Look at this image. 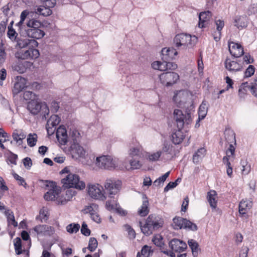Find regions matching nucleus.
<instances>
[{
	"mask_svg": "<svg viewBox=\"0 0 257 257\" xmlns=\"http://www.w3.org/2000/svg\"><path fill=\"white\" fill-rule=\"evenodd\" d=\"M147 219L148 223L151 224L153 230L161 227L163 224V220L159 216L151 214L148 216Z\"/></svg>",
	"mask_w": 257,
	"mask_h": 257,
	"instance_id": "aec40b11",
	"label": "nucleus"
},
{
	"mask_svg": "<svg viewBox=\"0 0 257 257\" xmlns=\"http://www.w3.org/2000/svg\"><path fill=\"white\" fill-rule=\"evenodd\" d=\"M61 182L64 188H74L78 190H83L85 187V183L80 180L79 176L77 174H68Z\"/></svg>",
	"mask_w": 257,
	"mask_h": 257,
	"instance_id": "20e7f679",
	"label": "nucleus"
},
{
	"mask_svg": "<svg viewBox=\"0 0 257 257\" xmlns=\"http://www.w3.org/2000/svg\"><path fill=\"white\" fill-rule=\"evenodd\" d=\"M130 155L133 158H142L143 156L140 149L135 148L130 150Z\"/></svg>",
	"mask_w": 257,
	"mask_h": 257,
	"instance_id": "6e6d98bb",
	"label": "nucleus"
},
{
	"mask_svg": "<svg viewBox=\"0 0 257 257\" xmlns=\"http://www.w3.org/2000/svg\"><path fill=\"white\" fill-rule=\"evenodd\" d=\"M148 223V219H146V222L144 225H142V222L141 221H139V226L142 232L147 236L151 234L153 231L152 226Z\"/></svg>",
	"mask_w": 257,
	"mask_h": 257,
	"instance_id": "cd10ccee",
	"label": "nucleus"
},
{
	"mask_svg": "<svg viewBox=\"0 0 257 257\" xmlns=\"http://www.w3.org/2000/svg\"><path fill=\"white\" fill-rule=\"evenodd\" d=\"M61 119L57 115H52L50 118L47 121V125H51L53 127H56L60 122Z\"/></svg>",
	"mask_w": 257,
	"mask_h": 257,
	"instance_id": "79ce46f5",
	"label": "nucleus"
},
{
	"mask_svg": "<svg viewBox=\"0 0 257 257\" xmlns=\"http://www.w3.org/2000/svg\"><path fill=\"white\" fill-rule=\"evenodd\" d=\"M28 49L25 51L22 50L19 53V58L21 59H27L29 58L36 59L40 55L39 51L35 49L36 47H28Z\"/></svg>",
	"mask_w": 257,
	"mask_h": 257,
	"instance_id": "9d476101",
	"label": "nucleus"
},
{
	"mask_svg": "<svg viewBox=\"0 0 257 257\" xmlns=\"http://www.w3.org/2000/svg\"><path fill=\"white\" fill-rule=\"evenodd\" d=\"M174 119L179 129H182L185 125H188L192 121L190 113L184 114L181 110L176 109L174 111Z\"/></svg>",
	"mask_w": 257,
	"mask_h": 257,
	"instance_id": "0eeeda50",
	"label": "nucleus"
},
{
	"mask_svg": "<svg viewBox=\"0 0 257 257\" xmlns=\"http://www.w3.org/2000/svg\"><path fill=\"white\" fill-rule=\"evenodd\" d=\"M248 90H250L252 94V95L254 96H256V92H257V84L256 83H251V84H249L248 83Z\"/></svg>",
	"mask_w": 257,
	"mask_h": 257,
	"instance_id": "774afa93",
	"label": "nucleus"
},
{
	"mask_svg": "<svg viewBox=\"0 0 257 257\" xmlns=\"http://www.w3.org/2000/svg\"><path fill=\"white\" fill-rule=\"evenodd\" d=\"M141 158H133L130 160L131 168L133 169H139L142 165L141 162Z\"/></svg>",
	"mask_w": 257,
	"mask_h": 257,
	"instance_id": "49530a36",
	"label": "nucleus"
},
{
	"mask_svg": "<svg viewBox=\"0 0 257 257\" xmlns=\"http://www.w3.org/2000/svg\"><path fill=\"white\" fill-rule=\"evenodd\" d=\"M56 138L59 143L62 145H65L68 142V137L65 128L59 126L56 132Z\"/></svg>",
	"mask_w": 257,
	"mask_h": 257,
	"instance_id": "6ab92c4d",
	"label": "nucleus"
},
{
	"mask_svg": "<svg viewBox=\"0 0 257 257\" xmlns=\"http://www.w3.org/2000/svg\"><path fill=\"white\" fill-rule=\"evenodd\" d=\"M197 41V38L186 33H181L175 36L174 43L176 47H192Z\"/></svg>",
	"mask_w": 257,
	"mask_h": 257,
	"instance_id": "7ed1b4c3",
	"label": "nucleus"
},
{
	"mask_svg": "<svg viewBox=\"0 0 257 257\" xmlns=\"http://www.w3.org/2000/svg\"><path fill=\"white\" fill-rule=\"evenodd\" d=\"M103 191V187L99 184L88 186V194L94 199H106V197L105 196Z\"/></svg>",
	"mask_w": 257,
	"mask_h": 257,
	"instance_id": "1a4fd4ad",
	"label": "nucleus"
},
{
	"mask_svg": "<svg viewBox=\"0 0 257 257\" xmlns=\"http://www.w3.org/2000/svg\"><path fill=\"white\" fill-rule=\"evenodd\" d=\"M177 55V52L173 48H164L162 50V59L167 62L174 59Z\"/></svg>",
	"mask_w": 257,
	"mask_h": 257,
	"instance_id": "a211bd4d",
	"label": "nucleus"
},
{
	"mask_svg": "<svg viewBox=\"0 0 257 257\" xmlns=\"http://www.w3.org/2000/svg\"><path fill=\"white\" fill-rule=\"evenodd\" d=\"M188 95L187 93L185 91H180L176 95L173 97V100L176 103H178L180 107L186 102V96Z\"/></svg>",
	"mask_w": 257,
	"mask_h": 257,
	"instance_id": "393cba45",
	"label": "nucleus"
},
{
	"mask_svg": "<svg viewBox=\"0 0 257 257\" xmlns=\"http://www.w3.org/2000/svg\"><path fill=\"white\" fill-rule=\"evenodd\" d=\"M183 228L187 229L192 231H196L197 230V226L196 224L186 219Z\"/></svg>",
	"mask_w": 257,
	"mask_h": 257,
	"instance_id": "4d7b16f0",
	"label": "nucleus"
},
{
	"mask_svg": "<svg viewBox=\"0 0 257 257\" xmlns=\"http://www.w3.org/2000/svg\"><path fill=\"white\" fill-rule=\"evenodd\" d=\"M98 245V242L96 239L94 237H90L89 240L88 248L92 252L95 250Z\"/></svg>",
	"mask_w": 257,
	"mask_h": 257,
	"instance_id": "5fc2aeb1",
	"label": "nucleus"
},
{
	"mask_svg": "<svg viewBox=\"0 0 257 257\" xmlns=\"http://www.w3.org/2000/svg\"><path fill=\"white\" fill-rule=\"evenodd\" d=\"M216 195V192L215 191H211L208 192L207 200L210 205L213 208H215L217 205V202L215 197Z\"/></svg>",
	"mask_w": 257,
	"mask_h": 257,
	"instance_id": "72a5a7b5",
	"label": "nucleus"
},
{
	"mask_svg": "<svg viewBox=\"0 0 257 257\" xmlns=\"http://www.w3.org/2000/svg\"><path fill=\"white\" fill-rule=\"evenodd\" d=\"M163 153H165L167 155H170L171 156L174 153L173 146L171 144L164 143L162 148V151H161Z\"/></svg>",
	"mask_w": 257,
	"mask_h": 257,
	"instance_id": "c03bdc74",
	"label": "nucleus"
},
{
	"mask_svg": "<svg viewBox=\"0 0 257 257\" xmlns=\"http://www.w3.org/2000/svg\"><path fill=\"white\" fill-rule=\"evenodd\" d=\"M81 232L82 234L86 236L90 235V230L88 228L87 225L84 222L82 224Z\"/></svg>",
	"mask_w": 257,
	"mask_h": 257,
	"instance_id": "0e129e2a",
	"label": "nucleus"
},
{
	"mask_svg": "<svg viewBox=\"0 0 257 257\" xmlns=\"http://www.w3.org/2000/svg\"><path fill=\"white\" fill-rule=\"evenodd\" d=\"M254 73V67L253 66L250 65L245 72V76L249 77L252 76Z\"/></svg>",
	"mask_w": 257,
	"mask_h": 257,
	"instance_id": "338daca9",
	"label": "nucleus"
},
{
	"mask_svg": "<svg viewBox=\"0 0 257 257\" xmlns=\"http://www.w3.org/2000/svg\"><path fill=\"white\" fill-rule=\"evenodd\" d=\"M211 17V13L209 11L203 12L200 13L199 16L198 26L200 28H204L208 24Z\"/></svg>",
	"mask_w": 257,
	"mask_h": 257,
	"instance_id": "4be33fe9",
	"label": "nucleus"
},
{
	"mask_svg": "<svg viewBox=\"0 0 257 257\" xmlns=\"http://www.w3.org/2000/svg\"><path fill=\"white\" fill-rule=\"evenodd\" d=\"M28 64L29 63L27 61L24 63H18L14 66V69L19 73H23L26 71Z\"/></svg>",
	"mask_w": 257,
	"mask_h": 257,
	"instance_id": "58836bf2",
	"label": "nucleus"
},
{
	"mask_svg": "<svg viewBox=\"0 0 257 257\" xmlns=\"http://www.w3.org/2000/svg\"><path fill=\"white\" fill-rule=\"evenodd\" d=\"M169 246L172 250L178 252H183L187 247L185 242L177 238L171 239L169 242Z\"/></svg>",
	"mask_w": 257,
	"mask_h": 257,
	"instance_id": "9b49d317",
	"label": "nucleus"
},
{
	"mask_svg": "<svg viewBox=\"0 0 257 257\" xmlns=\"http://www.w3.org/2000/svg\"><path fill=\"white\" fill-rule=\"evenodd\" d=\"M179 78V75L174 72H166L160 75V79L161 83L167 86H171L175 83Z\"/></svg>",
	"mask_w": 257,
	"mask_h": 257,
	"instance_id": "6e6552de",
	"label": "nucleus"
},
{
	"mask_svg": "<svg viewBox=\"0 0 257 257\" xmlns=\"http://www.w3.org/2000/svg\"><path fill=\"white\" fill-rule=\"evenodd\" d=\"M106 208L109 211L115 210L116 212L121 216H125L127 214L126 211L121 208L119 204L117 203L116 200H107L105 204Z\"/></svg>",
	"mask_w": 257,
	"mask_h": 257,
	"instance_id": "2eb2a0df",
	"label": "nucleus"
},
{
	"mask_svg": "<svg viewBox=\"0 0 257 257\" xmlns=\"http://www.w3.org/2000/svg\"><path fill=\"white\" fill-rule=\"evenodd\" d=\"M5 214L7 216L9 225H13L15 227L18 226V223L15 219L13 212L11 211L10 210H8L5 211Z\"/></svg>",
	"mask_w": 257,
	"mask_h": 257,
	"instance_id": "c9c22d12",
	"label": "nucleus"
},
{
	"mask_svg": "<svg viewBox=\"0 0 257 257\" xmlns=\"http://www.w3.org/2000/svg\"><path fill=\"white\" fill-rule=\"evenodd\" d=\"M28 15V12L27 11H23L20 16V21L16 25L18 27L19 29L18 30V32H20L21 30V27L23 26H26V24H24V21L27 19H29V18H27V17Z\"/></svg>",
	"mask_w": 257,
	"mask_h": 257,
	"instance_id": "ea45409f",
	"label": "nucleus"
},
{
	"mask_svg": "<svg viewBox=\"0 0 257 257\" xmlns=\"http://www.w3.org/2000/svg\"><path fill=\"white\" fill-rule=\"evenodd\" d=\"M26 136L22 130H15L12 134L14 141L16 142L19 146L22 145L23 140L26 138Z\"/></svg>",
	"mask_w": 257,
	"mask_h": 257,
	"instance_id": "b1692460",
	"label": "nucleus"
},
{
	"mask_svg": "<svg viewBox=\"0 0 257 257\" xmlns=\"http://www.w3.org/2000/svg\"><path fill=\"white\" fill-rule=\"evenodd\" d=\"M37 219H40V221L46 222L48 219V212L45 208H42L40 210L39 216L36 217Z\"/></svg>",
	"mask_w": 257,
	"mask_h": 257,
	"instance_id": "09e8293b",
	"label": "nucleus"
},
{
	"mask_svg": "<svg viewBox=\"0 0 257 257\" xmlns=\"http://www.w3.org/2000/svg\"><path fill=\"white\" fill-rule=\"evenodd\" d=\"M80 228V225L78 223H71L66 226L67 231L70 233H76Z\"/></svg>",
	"mask_w": 257,
	"mask_h": 257,
	"instance_id": "3c124183",
	"label": "nucleus"
},
{
	"mask_svg": "<svg viewBox=\"0 0 257 257\" xmlns=\"http://www.w3.org/2000/svg\"><path fill=\"white\" fill-rule=\"evenodd\" d=\"M224 65L226 69L230 71H238L242 68L241 64L238 62L231 61L229 58L226 59Z\"/></svg>",
	"mask_w": 257,
	"mask_h": 257,
	"instance_id": "412c9836",
	"label": "nucleus"
},
{
	"mask_svg": "<svg viewBox=\"0 0 257 257\" xmlns=\"http://www.w3.org/2000/svg\"><path fill=\"white\" fill-rule=\"evenodd\" d=\"M163 240V238L161 235L157 234L152 239V241L156 246L162 248L164 245Z\"/></svg>",
	"mask_w": 257,
	"mask_h": 257,
	"instance_id": "8fccbe9b",
	"label": "nucleus"
},
{
	"mask_svg": "<svg viewBox=\"0 0 257 257\" xmlns=\"http://www.w3.org/2000/svg\"><path fill=\"white\" fill-rule=\"evenodd\" d=\"M27 109L33 114L40 113L43 118L46 119L49 113L48 106L45 102H40L35 100H32L27 105Z\"/></svg>",
	"mask_w": 257,
	"mask_h": 257,
	"instance_id": "39448f33",
	"label": "nucleus"
},
{
	"mask_svg": "<svg viewBox=\"0 0 257 257\" xmlns=\"http://www.w3.org/2000/svg\"><path fill=\"white\" fill-rule=\"evenodd\" d=\"M143 201L141 208L138 210V213L141 216L144 217L147 216L149 212V202L146 195L143 197Z\"/></svg>",
	"mask_w": 257,
	"mask_h": 257,
	"instance_id": "5701e85b",
	"label": "nucleus"
},
{
	"mask_svg": "<svg viewBox=\"0 0 257 257\" xmlns=\"http://www.w3.org/2000/svg\"><path fill=\"white\" fill-rule=\"evenodd\" d=\"M15 41L17 42V46L20 48H24L27 47H37L38 43L34 39H23L18 37Z\"/></svg>",
	"mask_w": 257,
	"mask_h": 257,
	"instance_id": "f3484780",
	"label": "nucleus"
},
{
	"mask_svg": "<svg viewBox=\"0 0 257 257\" xmlns=\"http://www.w3.org/2000/svg\"><path fill=\"white\" fill-rule=\"evenodd\" d=\"M185 136L181 129H179L174 132L172 135V140L174 144L177 145L181 143L184 139Z\"/></svg>",
	"mask_w": 257,
	"mask_h": 257,
	"instance_id": "a878e982",
	"label": "nucleus"
},
{
	"mask_svg": "<svg viewBox=\"0 0 257 257\" xmlns=\"http://www.w3.org/2000/svg\"><path fill=\"white\" fill-rule=\"evenodd\" d=\"M68 138L73 141V144L78 143L80 141V134L79 132L75 129L70 130L69 137Z\"/></svg>",
	"mask_w": 257,
	"mask_h": 257,
	"instance_id": "e433bc0d",
	"label": "nucleus"
},
{
	"mask_svg": "<svg viewBox=\"0 0 257 257\" xmlns=\"http://www.w3.org/2000/svg\"><path fill=\"white\" fill-rule=\"evenodd\" d=\"M153 252V250L151 249V247L145 245L142 248L141 254L143 257H149Z\"/></svg>",
	"mask_w": 257,
	"mask_h": 257,
	"instance_id": "bf43d9fd",
	"label": "nucleus"
},
{
	"mask_svg": "<svg viewBox=\"0 0 257 257\" xmlns=\"http://www.w3.org/2000/svg\"><path fill=\"white\" fill-rule=\"evenodd\" d=\"M234 23V26L239 29H241L247 26L246 19L245 17H236Z\"/></svg>",
	"mask_w": 257,
	"mask_h": 257,
	"instance_id": "c85d7f7f",
	"label": "nucleus"
},
{
	"mask_svg": "<svg viewBox=\"0 0 257 257\" xmlns=\"http://www.w3.org/2000/svg\"><path fill=\"white\" fill-rule=\"evenodd\" d=\"M186 218L181 217H175L174 218L173 225L175 229H179L184 227V222H185Z\"/></svg>",
	"mask_w": 257,
	"mask_h": 257,
	"instance_id": "c756f323",
	"label": "nucleus"
},
{
	"mask_svg": "<svg viewBox=\"0 0 257 257\" xmlns=\"http://www.w3.org/2000/svg\"><path fill=\"white\" fill-rule=\"evenodd\" d=\"M83 159H85V162H84V164L88 165L91 166L94 163H95V156L94 155H87L85 156L84 158Z\"/></svg>",
	"mask_w": 257,
	"mask_h": 257,
	"instance_id": "680f3d73",
	"label": "nucleus"
},
{
	"mask_svg": "<svg viewBox=\"0 0 257 257\" xmlns=\"http://www.w3.org/2000/svg\"><path fill=\"white\" fill-rule=\"evenodd\" d=\"M248 83H242L238 90V95L240 98H244L246 92L248 91Z\"/></svg>",
	"mask_w": 257,
	"mask_h": 257,
	"instance_id": "de8ad7c7",
	"label": "nucleus"
},
{
	"mask_svg": "<svg viewBox=\"0 0 257 257\" xmlns=\"http://www.w3.org/2000/svg\"><path fill=\"white\" fill-rule=\"evenodd\" d=\"M170 173V171L167 172L164 175L162 176L161 177H160L158 179H157L154 182V185L156 186H160L161 185H163L165 181L166 180V179L168 177L169 174Z\"/></svg>",
	"mask_w": 257,
	"mask_h": 257,
	"instance_id": "a18cd8bd",
	"label": "nucleus"
},
{
	"mask_svg": "<svg viewBox=\"0 0 257 257\" xmlns=\"http://www.w3.org/2000/svg\"><path fill=\"white\" fill-rule=\"evenodd\" d=\"M66 191L64 199L66 201L70 200L76 194V191L74 188H67Z\"/></svg>",
	"mask_w": 257,
	"mask_h": 257,
	"instance_id": "864d4df0",
	"label": "nucleus"
},
{
	"mask_svg": "<svg viewBox=\"0 0 257 257\" xmlns=\"http://www.w3.org/2000/svg\"><path fill=\"white\" fill-rule=\"evenodd\" d=\"M161 154L162 152L161 151H158L153 154L148 155V158L150 161H157L161 156Z\"/></svg>",
	"mask_w": 257,
	"mask_h": 257,
	"instance_id": "69168bd1",
	"label": "nucleus"
},
{
	"mask_svg": "<svg viewBox=\"0 0 257 257\" xmlns=\"http://www.w3.org/2000/svg\"><path fill=\"white\" fill-rule=\"evenodd\" d=\"M248 15H254L257 13V4H252L248 8L247 10Z\"/></svg>",
	"mask_w": 257,
	"mask_h": 257,
	"instance_id": "e2e57ef3",
	"label": "nucleus"
},
{
	"mask_svg": "<svg viewBox=\"0 0 257 257\" xmlns=\"http://www.w3.org/2000/svg\"><path fill=\"white\" fill-rule=\"evenodd\" d=\"M188 243L189 247L191 248L192 250V254L193 256H197L199 250L198 243L193 239L189 240Z\"/></svg>",
	"mask_w": 257,
	"mask_h": 257,
	"instance_id": "473e14b6",
	"label": "nucleus"
},
{
	"mask_svg": "<svg viewBox=\"0 0 257 257\" xmlns=\"http://www.w3.org/2000/svg\"><path fill=\"white\" fill-rule=\"evenodd\" d=\"M71 154L75 159H82L85 156L86 151L78 143H74L71 146Z\"/></svg>",
	"mask_w": 257,
	"mask_h": 257,
	"instance_id": "ddd939ff",
	"label": "nucleus"
},
{
	"mask_svg": "<svg viewBox=\"0 0 257 257\" xmlns=\"http://www.w3.org/2000/svg\"><path fill=\"white\" fill-rule=\"evenodd\" d=\"M12 90L15 95L18 94L26 87V79L21 76H17Z\"/></svg>",
	"mask_w": 257,
	"mask_h": 257,
	"instance_id": "dca6fc26",
	"label": "nucleus"
},
{
	"mask_svg": "<svg viewBox=\"0 0 257 257\" xmlns=\"http://www.w3.org/2000/svg\"><path fill=\"white\" fill-rule=\"evenodd\" d=\"M215 23L216 25L217 32L215 33L216 34L213 35V38L214 40L217 42L220 39L221 31L224 26V23L223 21L220 20H216Z\"/></svg>",
	"mask_w": 257,
	"mask_h": 257,
	"instance_id": "bb28decb",
	"label": "nucleus"
},
{
	"mask_svg": "<svg viewBox=\"0 0 257 257\" xmlns=\"http://www.w3.org/2000/svg\"><path fill=\"white\" fill-rule=\"evenodd\" d=\"M104 194H107L110 198H114V196L120 190L121 182L119 180L107 179L104 183Z\"/></svg>",
	"mask_w": 257,
	"mask_h": 257,
	"instance_id": "423d86ee",
	"label": "nucleus"
},
{
	"mask_svg": "<svg viewBox=\"0 0 257 257\" xmlns=\"http://www.w3.org/2000/svg\"><path fill=\"white\" fill-rule=\"evenodd\" d=\"M7 35L9 38L13 41L16 40L18 38V33L12 28V26H9Z\"/></svg>",
	"mask_w": 257,
	"mask_h": 257,
	"instance_id": "13d9d810",
	"label": "nucleus"
},
{
	"mask_svg": "<svg viewBox=\"0 0 257 257\" xmlns=\"http://www.w3.org/2000/svg\"><path fill=\"white\" fill-rule=\"evenodd\" d=\"M228 48L231 55L236 58L240 57L244 53L242 47L238 43L229 42Z\"/></svg>",
	"mask_w": 257,
	"mask_h": 257,
	"instance_id": "4468645a",
	"label": "nucleus"
},
{
	"mask_svg": "<svg viewBox=\"0 0 257 257\" xmlns=\"http://www.w3.org/2000/svg\"><path fill=\"white\" fill-rule=\"evenodd\" d=\"M50 189L44 195V198L46 200H54L56 198H57L59 194L60 193V189L55 184V182H49Z\"/></svg>",
	"mask_w": 257,
	"mask_h": 257,
	"instance_id": "f8f14e48",
	"label": "nucleus"
},
{
	"mask_svg": "<svg viewBox=\"0 0 257 257\" xmlns=\"http://www.w3.org/2000/svg\"><path fill=\"white\" fill-rule=\"evenodd\" d=\"M207 112V104L205 101H203L199 107L198 110V121L200 119H203L206 115Z\"/></svg>",
	"mask_w": 257,
	"mask_h": 257,
	"instance_id": "f704fd0d",
	"label": "nucleus"
},
{
	"mask_svg": "<svg viewBox=\"0 0 257 257\" xmlns=\"http://www.w3.org/2000/svg\"><path fill=\"white\" fill-rule=\"evenodd\" d=\"M37 135L36 134H30L27 138V143L30 147H34L37 141Z\"/></svg>",
	"mask_w": 257,
	"mask_h": 257,
	"instance_id": "37998d69",
	"label": "nucleus"
},
{
	"mask_svg": "<svg viewBox=\"0 0 257 257\" xmlns=\"http://www.w3.org/2000/svg\"><path fill=\"white\" fill-rule=\"evenodd\" d=\"M42 26L43 25L40 21L29 19V20H27L26 26L21 27L19 33L21 36L39 39L45 35L44 32L40 29Z\"/></svg>",
	"mask_w": 257,
	"mask_h": 257,
	"instance_id": "f257e3e1",
	"label": "nucleus"
},
{
	"mask_svg": "<svg viewBox=\"0 0 257 257\" xmlns=\"http://www.w3.org/2000/svg\"><path fill=\"white\" fill-rule=\"evenodd\" d=\"M95 165L101 169L112 170L117 169L122 170L127 169L126 166L121 165V162L116 158L113 159L108 155H103L97 157L95 159Z\"/></svg>",
	"mask_w": 257,
	"mask_h": 257,
	"instance_id": "f03ea898",
	"label": "nucleus"
},
{
	"mask_svg": "<svg viewBox=\"0 0 257 257\" xmlns=\"http://www.w3.org/2000/svg\"><path fill=\"white\" fill-rule=\"evenodd\" d=\"M206 150L201 148L197 151L193 156V161L194 163H198L199 161L205 156Z\"/></svg>",
	"mask_w": 257,
	"mask_h": 257,
	"instance_id": "7c9ffc66",
	"label": "nucleus"
},
{
	"mask_svg": "<svg viewBox=\"0 0 257 257\" xmlns=\"http://www.w3.org/2000/svg\"><path fill=\"white\" fill-rule=\"evenodd\" d=\"M36 13L44 16H48L52 14V11L49 8L41 6L36 9Z\"/></svg>",
	"mask_w": 257,
	"mask_h": 257,
	"instance_id": "a19ab883",
	"label": "nucleus"
},
{
	"mask_svg": "<svg viewBox=\"0 0 257 257\" xmlns=\"http://www.w3.org/2000/svg\"><path fill=\"white\" fill-rule=\"evenodd\" d=\"M14 246L16 253L21 254L22 253V241L20 237H17L14 239Z\"/></svg>",
	"mask_w": 257,
	"mask_h": 257,
	"instance_id": "603ef678",
	"label": "nucleus"
},
{
	"mask_svg": "<svg viewBox=\"0 0 257 257\" xmlns=\"http://www.w3.org/2000/svg\"><path fill=\"white\" fill-rule=\"evenodd\" d=\"M47 225H38L34 228V231L37 234L44 235L45 229H46Z\"/></svg>",
	"mask_w": 257,
	"mask_h": 257,
	"instance_id": "052dcab7",
	"label": "nucleus"
},
{
	"mask_svg": "<svg viewBox=\"0 0 257 257\" xmlns=\"http://www.w3.org/2000/svg\"><path fill=\"white\" fill-rule=\"evenodd\" d=\"M251 202L248 203L246 201L242 200L239 205V212L241 214H245L247 209H249L251 207Z\"/></svg>",
	"mask_w": 257,
	"mask_h": 257,
	"instance_id": "4c0bfd02",
	"label": "nucleus"
},
{
	"mask_svg": "<svg viewBox=\"0 0 257 257\" xmlns=\"http://www.w3.org/2000/svg\"><path fill=\"white\" fill-rule=\"evenodd\" d=\"M225 138L228 143L236 144L235 135L234 132L231 130H226L224 132Z\"/></svg>",
	"mask_w": 257,
	"mask_h": 257,
	"instance_id": "2f4dec72",
	"label": "nucleus"
}]
</instances>
